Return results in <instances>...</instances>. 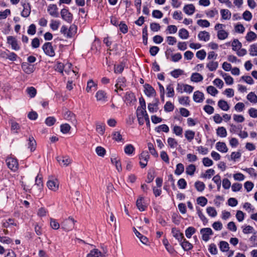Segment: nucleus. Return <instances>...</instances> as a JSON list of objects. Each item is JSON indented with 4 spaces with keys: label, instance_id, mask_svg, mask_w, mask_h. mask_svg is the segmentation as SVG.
I'll use <instances>...</instances> for the list:
<instances>
[{
    "label": "nucleus",
    "instance_id": "obj_1",
    "mask_svg": "<svg viewBox=\"0 0 257 257\" xmlns=\"http://www.w3.org/2000/svg\"><path fill=\"white\" fill-rule=\"evenodd\" d=\"M75 222L76 221L70 216L61 222V228L66 231L72 230L74 228Z\"/></svg>",
    "mask_w": 257,
    "mask_h": 257
},
{
    "label": "nucleus",
    "instance_id": "obj_2",
    "mask_svg": "<svg viewBox=\"0 0 257 257\" xmlns=\"http://www.w3.org/2000/svg\"><path fill=\"white\" fill-rule=\"evenodd\" d=\"M7 43L11 46L12 50L19 51L21 49L20 45L19 44L18 40L14 37L9 36L7 38Z\"/></svg>",
    "mask_w": 257,
    "mask_h": 257
},
{
    "label": "nucleus",
    "instance_id": "obj_3",
    "mask_svg": "<svg viewBox=\"0 0 257 257\" xmlns=\"http://www.w3.org/2000/svg\"><path fill=\"white\" fill-rule=\"evenodd\" d=\"M8 168L12 171L15 172L18 169L19 164L16 159L8 157L6 160Z\"/></svg>",
    "mask_w": 257,
    "mask_h": 257
},
{
    "label": "nucleus",
    "instance_id": "obj_4",
    "mask_svg": "<svg viewBox=\"0 0 257 257\" xmlns=\"http://www.w3.org/2000/svg\"><path fill=\"white\" fill-rule=\"evenodd\" d=\"M42 49L46 55L50 57H53L55 56V51L51 43H45L43 45Z\"/></svg>",
    "mask_w": 257,
    "mask_h": 257
},
{
    "label": "nucleus",
    "instance_id": "obj_5",
    "mask_svg": "<svg viewBox=\"0 0 257 257\" xmlns=\"http://www.w3.org/2000/svg\"><path fill=\"white\" fill-rule=\"evenodd\" d=\"M150 159V155L147 151H143L139 156L140 165L142 168L147 166Z\"/></svg>",
    "mask_w": 257,
    "mask_h": 257
},
{
    "label": "nucleus",
    "instance_id": "obj_6",
    "mask_svg": "<svg viewBox=\"0 0 257 257\" xmlns=\"http://www.w3.org/2000/svg\"><path fill=\"white\" fill-rule=\"evenodd\" d=\"M35 184L34 186V192L35 194L39 195V194L41 192L43 187V184L42 183V181L41 178H39L38 176H37L35 180Z\"/></svg>",
    "mask_w": 257,
    "mask_h": 257
},
{
    "label": "nucleus",
    "instance_id": "obj_7",
    "mask_svg": "<svg viewBox=\"0 0 257 257\" xmlns=\"http://www.w3.org/2000/svg\"><path fill=\"white\" fill-rule=\"evenodd\" d=\"M202 238L205 241L210 239V236L213 234V231L210 228H203L200 230Z\"/></svg>",
    "mask_w": 257,
    "mask_h": 257
},
{
    "label": "nucleus",
    "instance_id": "obj_8",
    "mask_svg": "<svg viewBox=\"0 0 257 257\" xmlns=\"http://www.w3.org/2000/svg\"><path fill=\"white\" fill-rule=\"evenodd\" d=\"M48 188L54 192L57 191L58 190L59 183L57 179L49 180L47 183Z\"/></svg>",
    "mask_w": 257,
    "mask_h": 257
},
{
    "label": "nucleus",
    "instance_id": "obj_9",
    "mask_svg": "<svg viewBox=\"0 0 257 257\" xmlns=\"http://www.w3.org/2000/svg\"><path fill=\"white\" fill-rule=\"evenodd\" d=\"M95 97L97 101L104 103L107 100V93L102 90H99L96 92Z\"/></svg>",
    "mask_w": 257,
    "mask_h": 257
},
{
    "label": "nucleus",
    "instance_id": "obj_10",
    "mask_svg": "<svg viewBox=\"0 0 257 257\" xmlns=\"http://www.w3.org/2000/svg\"><path fill=\"white\" fill-rule=\"evenodd\" d=\"M61 15L62 18L68 23H71L72 21L73 16L67 9H63L61 11Z\"/></svg>",
    "mask_w": 257,
    "mask_h": 257
},
{
    "label": "nucleus",
    "instance_id": "obj_11",
    "mask_svg": "<svg viewBox=\"0 0 257 257\" xmlns=\"http://www.w3.org/2000/svg\"><path fill=\"white\" fill-rule=\"evenodd\" d=\"M47 11L52 17L57 18L59 16L58 8L56 5L51 4L48 7Z\"/></svg>",
    "mask_w": 257,
    "mask_h": 257
},
{
    "label": "nucleus",
    "instance_id": "obj_12",
    "mask_svg": "<svg viewBox=\"0 0 257 257\" xmlns=\"http://www.w3.org/2000/svg\"><path fill=\"white\" fill-rule=\"evenodd\" d=\"M23 10L21 12V16L24 18L28 17L31 12V6L29 3L24 4L23 5Z\"/></svg>",
    "mask_w": 257,
    "mask_h": 257
},
{
    "label": "nucleus",
    "instance_id": "obj_13",
    "mask_svg": "<svg viewBox=\"0 0 257 257\" xmlns=\"http://www.w3.org/2000/svg\"><path fill=\"white\" fill-rule=\"evenodd\" d=\"M68 67L69 69H71L72 64L71 63H67L64 66V64L60 62H58L54 66L55 70L61 73H63V69L64 67Z\"/></svg>",
    "mask_w": 257,
    "mask_h": 257
},
{
    "label": "nucleus",
    "instance_id": "obj_14",
    "mask_svg": "<svg viewBox=\"0 0 257 257\" xmlns=\"http://www.w3.org/2000/svg\"><path fill=\"white\" fill-rule=\"evenodd\" d=\"M145 93L149 97H151L155 95L156 91L153 87L148 84H146L144 85Z\"/></svg>",
    "mask_w": 257,
    "mask_h": 257
},
{
    "label": "nucleus",
    "instance_id": "obj_15",
    "mask_svg": "<svg viewBox=\"0 0 257 257\" xmlns=\"http://www.w3.org/2000/svg\"><path fill=\"white\" fill-rule=\"evenodd\" d=\"M193 98L194 101L196 102H202L204 99V94L199 91H195L194 92Z\"/></svg>",
    "mask_w": 257,
    "mask_h": 257
},
{
    "label": "nucleus",
    "instance_id": "obj_16",
    "mask_svg": "<svg viewBox=\"0 0 257 257\" xmlns=\"http://www.w3.org/2000/svg\"><path fill=\"white\" fill-rule=\"evenodd\" d=\"M172 233L173 236L177 239L179 242H181L184 239L183 234L180 232V231L176 228H173L172 229Z\"/></svg>",
    "mask_w": 257,
    "mask_h": 257
},
{
    "label": "nucleus",
    "instance_id": "obj_17",
    "mask_svg": "<svg viewBox=\"0 0 257 257\" xmlns=\"http://www.w3.org/2000/svg\"><path fill=\"white\" fill-rule=\"evenodd\" d=\"M183 11L188 15H192L195 11V8L193 4H188L184 6Z\"/></svg>",
    "mask_w": 257,
    "mask_h": 257
},
{
    "label": "nucleus",
    "instance_id": "obj_18",
    "mask_svg": "<svg viewBox=\"0 0 257 257\" xmlns=\"http://www.w3.org/2000/svg\"><path fill=\"white\" fill-rule=\"evenodd\" d=\"M125 81L126 80L125 78L124 77H119L118 78L117 80V82L115 85V86L116 87V89L115 90V91L117 92L118 89L122 90V88L124 86H125Z\"/></svg>",
    "mask_w": 257,
    "mask_h": 257
},
{
    "label": "nucleus",
    "instance_id": "obj_19",
    "mask_svg": "<svg viewBox=\"0 0 257 257\" xmlns=\"http://www.w3.org/2000/svg\"><path fill=\"white\" fill-rule=\"evenodd\" d=\"M57 161L61 166L65 167L71 163V160L68 157H58Z\"/></svg>",
    "mask_w": 257,
    "mask_h": 257
},
{
    "label": "nucleus",
    "instance_id": "obj_20",
    "mask_svg": "<svg viewBox=\"0 0 257 257\" xmlns=\"http://www.w3.org/2000/svg\"><path fill=\"white\" fill-rule=\"evenodd\" d=\"M198 37L200 41L206 42L210 39V34L206 31H201L199 33Z\"/></svg>",
    "mask_w": 257,
    "mask_h": 257
},
{
    "label": "nucleus",
    "instance_id": "obj_21",
    "mask_svg": "<svg viewBox=\"0 0 257 257\" xmlns=\"http://www.w3.org/2000/svg\"><path fill=\"white\" fill-rule=\"evenodd\" d=\"M22 68L23 71L27 74H30L34 70V66L27 63H23L22 64Z\"/></svg>",
    "mask_w": 257,
    "mask_h": 257
},
{
    "label": "nucleus",
    "instance_id": "obj_22",
    "mask_svg": "<svg viewBox=\"0 0 257 257\" xmlns=\"http://www.w3.org/2000/svg\"><path fill=\"white\" fill-rule=\"evenodd\" d=\"M136 205L138 209L141 211H143L145 210L146 208V205L144 201V199L143 197H140L136 202Z\"/></svg>",
    "mask_w": 257,
    "mask_h": 257
},
{
    "label": "nucleus",
    "instance_id": "obj_23",
    "mask_svg": "<svg viewBox=\"0 0 257 257\" xmlns=\"http://www.w3.org/2000/svg\"><path fill=\"white\" fill-rule=\"evenodd\" d=\"M180 243L182 247L185 251L189 250L193 247V245L185 238H184Z\"/></svg>",
    "mask_w": 257,
    "mask_h": 257
},
{
    "label": "nucleus",
    "instance_id": "obj_24",
    "mask_svg": "<svg viewBox=\"0 0 257 257\" xmlns=\"http://www.w3.org/2000/svg\"><path fill=\"white\" fill-rule=\"evenodd\" d=\"M97 86V84L95 83L92 79H90L87 82L86 90L87 92H89L92 90H96Z\"/></svg>",
    "mask_w": 257,
    "mask_h": 257
},
{
    "label": "nucleus",
    "instance_id": "obj_25",
    "mask_svg": "<svg viewBox=\"0 0 257 257\" xmlns=\"http://www.w3.org/2000/svg\"><path fill=\"white\" fill-rule=\"evenodd\" d=\"M218 67V63L217 61H214L213 60L210 61L206 64V67L209 69L210 71H215Z\"/></svg>",
    "mask_w": 257,
    "mask_h": 257
},
{
    "label": "nucleus",
    "instance_id": "obj_26",
    "mask_svg": "<svg viewBox=\"0 0 257 257\" xmlns=\"http://www.w3.org/2000/svg\"><path fill=\"white\" fill-rule=\"evenodd\" d=\"M216 149L222 153H226L228 151L227 147L225 143L218 142L216 144Z\"/></svg>",
    "mask_w": 257,
    "mask_h": 257
},
{
    "label": "nucleus",
    "instance_id": "obj_27",
    "mask_svg": "<svg viewBox=\"0 0 257 257\" xmlns=\"http://www.w3.org/2000/svg\"><path fill=\"white\" fill-rule=\"evenodd\" d=\"M105 126L103 123H96V131L100 135H103L105 133Z\"/></svg>",
    "mask_w": 257,
    "mask_h": 257
},
{
    "label": "nucleus",
    "instance_id": "obj_28",
    "mask_svg": "<svg viewBox=\"0 0 257 257\" xmlns=\"http://www.w3.org/2000/svg\"><path fill=\"white\" fill-rule=\"evenodd\" d=\"M12 226H17V223L14 219L9 218L3 221V226L5 228H8Z\"/></svg>",
    "mask_w": 257,
    "mask_h": 257
},
{
    "label": "nucleus",
    "instance_id": "obj_29",
    "mask_svg": "<svg viewBox=\"0 0 257 257\" xmlns=\"http://www.w3.org/2000/svg\"><path fill=\"white\" fill-rule=\"evenodd\" d=\"M218 107L224 111H227L229 109V106L227 101L224 100H220L218 102Z\"/></svg>",
    "mask_w": 257,
    "mask_h": 257
},
{
    "label": "nucleus",
    "instance_id": "obj_30",
    "mask_svg": "<svg viewBox=\"0 0 257 257\" xmlns=\"http://www.w3.org/2000/svg\"><path fill=\"white\" fill-rule=\"evenodd\" d=\"M77 32V27L74 25H72L69 27V29L68 30V32L67 33V38H71L73 37Z\"/></svg>",
    "mask_w": 257,
    "mask_h": 257
},
{
    "label": "nucleus",
    "instance_id": "obj_31",
    "mask_svg": "<svg viewBox=\"0 0 257 257\" xmlns=\"http://www.w3.org/2000/svg\"><path fill=\"white\" fill-rule=\"evenodd\" d=\"M203 79L202 75L198 73H193L191 76V80L194 82L202 81Z\"/></svg>",
    "mask_w": 257,
    "mask_h": 257
},
{
    "label": "nucleus",
    "instance_id": "obj_32",
    "mask_svg": "<svg viewBox=\"0 0 257 257\" xmlns=\"http://www.w3.org/2000/svg\"><path fill=\"white\" fill-rule=\"evenodd\" d=\"M137 118H141L144 117L145 119L147 117V116H149L148 114L147 113L146 109H140L137 108L136 111Z\"/></svg>",
    "mask_w": 257,
    "mask_h": 257
},
{
    "label": "nucleus",
    "instance_id": "obj_33",
    "mask_svg": "<svg viewBox=\"0 0 257 257\" xmlns=\"http://www.w3.org/2000/svg\"><path fill=\"white\" fill-rule=\"evenodd\" d=\"M87 257H103V255L97 249H94L90 251Z\"/></svg>",
    "mask_w": 257,
    "mask_h": 257
},
{
    "label": "nucleus",
    "instance_id": "obj_34",
    "mask_svg": "<svg viewBox=\"0 0 257 257\" xmlns=\"http://www.w3.org/2000/svg\"><path fill=\"white\" fill-rule=\"evenodd\" d=\"M219 248L222 252H226L229 250V246L228 242L225 241H221L219 243Z\"/></svg>",
    "mask_w": 257,
    "mask_h": 257
},
{
    "label": "nucleus",
    "instance_id": "obj_35",
    "mask_svg": "<svg viewBox=\"0 0 257 257\" xmlns=\"http://www.w3.org/2000/svg\"><path fill=\"white\" fill-rule=\"evenodd\" d=\"M148 108L149 111L151 113L157 112L159 109L158 102L154 103H149L148 105Z\"/></svg>",
    "mask_w": 257,
    "mask_h": 257
},
{
    "label": "nucleus",
    "instance_id": "obj_36",
    "mask_svg": "<svg viewBox=\"0 0 257 257\" xmlns=\"http://www.w3.org/2000/svg\"><path fill=\"white\" fill-rule=\"evenodd\" d=\"M222 18L224 20H229L231 18V13L228 10L222 9L220 11Z\"/></svg>",
    "mask_w": 257,
    "mask_h": 257
},
{
    "label": "nucleus",
    "instance_id": "obj_37",
    "mask_svg": "<svg viewBox=\"0 0 257 257\" xmlns=\"http://www.w3.org/2000/svg\"><path fill=\"white\" fill-rule=\"evenodd\" d=\"M242 228V232L244 234H249L253 233L255 234V232H254V229L253 227L250 225H243L241 227Z\"/></svg>",
    "mask_w": 257,
    "mask_h": 257
},
{
    "label": "nucleus",
    "instance_id": "obj_38",
    "mask_svg": "<svg viewBox=\"0 0 257 257\" xmlns=\"http://www.w3.org/2000/svg\"><path fill=\"white\" fill-rule=\"evenodd\" d=\"M36 142L33 137H31L29 138L28 148L31 151H34L36 147Z\"/></svg>",
    "mask_w": 257,
    "mask_h": 257
},
{
    "label": "nucleus",
    "instance_id": "obj_39",
    "mask_svg": "<svg viewBox=\"0 0 257 257\" xmlns=\"http://www.w3.org/2000/svg\"><path fill=\"white\" fill-rule=\"evenodd\" d=\"M168 146L172 149H175L177 148L178 143L177 141L173 138H169L167 140Z\"/></svg>",
    "mask_w": 257,
    "mask_h": 257
},
{
    "label": "nucleus",
    "instance_id": "obj_40",
    "mask_svg": "<svg viewBox=\"0 0 257 257\" xmlns=\"http://www.w3.org/2000/svg\"><path fill=\"white\" fill-rule=\"evenodd\" d=\"M228 33L224 30H220L217 32V38L218 39L222 40L227 38Z\"/></svg>",
    "mask_w": 257,
    "mask_h": 257
},
{
    "label": "nucleus",
    "instance_id": "obj_41",
    "mask_svg": "<svg viewBox=\"0 0 257 257\" xmlns=\"http://www.w3.org/2000/svg\"><path fill=\"white\" fill-rule=\"evenodd\" d=\"M246 98H247V100L251 103H257V96L254 93V92H249L247 94Z\"/></svg>",
    "mask_w": 257,
    "mask_h": 257
},
{
    "label": "nucleus",
    "instance_id": "obj_42",
    "mask_svg": "<svg viewBox=\"0 0 257 257\" xmlns=\"http://www.w3.org/2000/svg\"><path fill=\"white\" fill-rule=\"evenodd\" d=\"M231 46L232 50L236 51L241 48L242 44L237 39H235L232 41Z\"/></svg>",
    "mask_w": 257,
    "mask_h": 257
},
{
    "label": "nucleus",
    "instance_id": "obj_43",
    "mask_svg": "<svg viewBox=\"0 0 257 257\" xmlns=\"http://www.w3.org/2000/svg\"><path fill=\"white\" fill-rule=\"evenodd\" d=\"M194 186L196 190L199 192H202L205 188V184L203 182L199 181H196L195 183Z\"/></svg>",
    "mask_w": 257,
    "mask_h": 257
},
{
    "label": "nucleus",
    "instance_id": "obj_44",
    "mask_svg": "<svg viewBox=\"0 0 257 257\" xmlns=\"http://www.w3.org/2000/svg\"><path fill=\"white\" fill-rule=\"evenodd\" d=\"M216 133L218 136L221 138H224L227 136L226 130L223 126L219 127L216 130Z\"/></svg>",
    "mask_w": 257,
    "mask_h": 257
},
{
    "label": "nucleus",
    "instance_id": "obj_45",
    "mask_svg": "<svg viewBox=\"0 0 257 257\" xmlns=\"http://www.w3.org/2000/svg\"><path fill=\"white\" fill-rule=\"evenodd\" d=\"M111 163L115 165L116 169L118 172L122 170L121 165L119 160L116 158H111Z\"/></svg>",
    "mask_w": 257,
    "mask_h": 257
},
{
    "label": "nucleus",
    "instance_id": "obj_46",
    "mask_svg": "<svg viewBox=\"0 0 257 257\" xmlns=\"http://www.w3.org/2000/svg\"><path fill=\"white\" fill-rule=\"evenodd\" d=\"M184 135L186 139L189 142H191L195 137V132L191 130H187L185 131Z\"/></svg>",
    "mask_w": 257,
    "mask_h": 257
},
{
    "label": "nucleus",
    "instance_id": "obj_47",
    "mask_svg": "<svg viewBox=\"0 0 257 257\" xmlns=\"http://www.w3.org/2000/svg\"><path fill=\"white\" fill-rule=\"evenodd\" d=\"M257 38V35L253 32L250 31L247 33L245 36V39L248 42H251L255 40Z\"/></svg>",
    "mask_w": 257,
    "mask_h": 257
},
{
    "label": "nucleus",
    "instance_id": "obj_48",
    "mask_svg": "<svg viewBox=\"0 0 257 257\" xmlns=\"http://www.w3.org/2000/svg\"><path fill=\"white\" fill-rule=\"evenodd\" d=\"M196 170V167L194 165L190 164L186 168V173L187 174L192 176Z\"/></svg>",
    "mask_w": 257,
    "mask_h": 257
},
{
    "label": "nucleus",
    "instance_id": "obj_49",
    "mask_svg": "<svg viewBox=\"0 0 257 257\" xmlns=\"http://www.w3.org/2000/svg\"><path fill=\"white\" fill-rule=\"evenodd\" d=\"M135 150V149L132 145L128 144L125 146L124 151L126 154L130 155L134 153Z\"/></svg>",
    "mask_w": 257,
    "mask_h": 257
},
{
    "label": "nucleus",
    "instance_id": "obj_50",
    "mask_svg": "<svg viewBox=\"0 0 257 257\" xmlns=\"http://www.w3.org/2000/svg\"><path fill=\"white\" fill-rule=\"evenodd\" d=\"M179 36L183 39H186L189 37V32L185 29H181L179 31Z\"/></svg>",
    "mask_w": 257,
    "mask_h": 257
},
{
    "label": "nucleus",
    "instance_id": "obj_51",
    "mask_svg": "<svg viewBox=\"0 0 257 257\" xmlns=\"http://www.w3.org/2000/svg\"><path fill=\"white\" fill-rule=\"evenodd\" d=\"M125 100L128 103H131L133 101H136V98L134 94L132 92H127L126 93L125 96Z\"/></svg>",
    "mask_w": 257,
    "mask_h": 257
},
{
    "label": "nucleus",
    "instance_id": "obj_52",
    "mask_svg": "<svg viewBox=\"0 0 257 257\" xmlns=\"http://www.w3.org/2000/svg\"><path fill=\"white\" fill-rule=\"evenodd\" d=\"M206 212L207 214L211 217H214L216 216L217 214L216 210L213 207H208L206 208Z\"/></svg>",
    "mask_w": 257,
    "mask_h": 257
},
{
    "label": "nucleus",
    "instance_id": "obj_53",
    "mask_svg": "<svg viewBox=\"0 0 257 257\" xmlns=\"http://www.w3.org/2000/svg\"><path fill=\"white\" fill-rule=\"evenodd\" d=\"M163 243L165 246L166 249L168 252H169L170 253H173L174 252V249L169 245V242L166 238L163 239Z\"/></svg>",
    "mask_w": 257,
    "mask_h": 257
},
{
    "label": "nucleus",
    "instance_id": "obj_54",
    "mask_svg": "<svg viewBox=\"0 0 257 257\" xmlns=\"http://www.w3.org/2000/svg\"><path fill=\"white\" fill-rule=\"evenodd\" d=\"M10 123L11 124V130L15 133H18V131L20 128L19 123L13 120H11Z\"/></svg>",
    "mask_w": 257,
    "mask_h": 257
},
{
    "label": "nucleus",
    "instance_id": "obj_55",
    "mask_svg": "<svg viewBox=\"0 0 257 257\" xmlns=\"http://www.w3.org/2000/svg\"><path fill=\"white\" fill-rule=\"evenodd\" d=\"M26 92L31 98L35 96L37 93L36 89L33 87H28L26 89Z\"/></svg>",
    "mask_w": 257,
    "mask_h": 257
},
{
    "label": "nucleus",
    "instance_id": "obj_56",
    "mask_svg": "<svg viewBox=\"0 0 257 257\" xmlns=\"http://www.w3.org/2000/svg\"><path fill=\"white\" fill-rule=\"evenodd\" d=\"M222 76L224 78L225 83L228 85H231L233 83V79L230 76L227 75L226 73H223Z\"/></svg>",
    "mask_w": 257,
    "mask_h": 257
},
{
    "label": "nucleus",
    "instance_id": "obj_57",
    "mask_svg": "<svg viewBox=\"0 0 257 257\" xmlns=\"http://www.w3.org/2000/svg\"><path fill=\"white\" fill-rule=\"evenodd\" d=\"M148 148L150 151V153L154 157H157L158 156V153L156 152L154 145L151 143H148Z\"/></svg>",
    "mask_w": 257,
    "mask_h": 257
},
{
    "label": "nucleus",
    "instance_id": "obj_58",
    "mask_svg": "<svg viewBox=\"0 0 257 257\" xmlns=\"http://www.w3.org/2000/svg\"><path fill=\"white\" fill-rule=\"evenodd\" d=\"M195 231L196 229L195 228L193 227H189L185 230V235L187 238H190Z\"/></svg>",
    "mask_w": 257,
    "mask_h": 257
},
{
    "label": "nucleus",
    "instance_id": "obj_59",
    "mask_svg": "<svg viewBox=\"0 0 257 257\" xmlns=\"http://www.w3.org/2000/svg\"><path fill=\"white\" fill-rule=\"evenodd\" d=\"M184 171V165L182 163H179L176 166V169L175 171V174L180 175Z\"/></svg>",
    "mask_w": 257,
    "mask_h": 257
},
{
    "label": "nucleus",
    "instance_id": "obj_60",
    "mask_svg": "<svg viewBox=\"0 0 257 257\" xmlns=\"http://www.w3.org/2000/svg\"><path fill=\"white\" fill-rule=\"evenodd\" d=\"M112 139L116 142H120L122 140V136L119 132H114L112 134Z\"/></svg>",
    "mask_w": 257,
    "mask_h": 257
},
{
    "label": "nucleus",
    "instance_id": "obj_61",
    "mask_svg": "<svg viewBox=\"0 0 257 257\" xmlns=\"http://www.w3.org/2000/svg\"><path fill=\"white\" fill-rule=\"evenodd\" d=\"M215 173V171L212 169H208L205 173L202 174L201 177L205 178H210Z\"/></svg>",
    "mask_w": 257,
    "mask_h": 257
},
{
    "label": "nucleus",
    "instance_id": "obj_62",
    "mask_svg": "<svg viewBox=\"0 0 257 257\" xmlns=\"http://www.w3.org/2000/svg\"><path fill=\"white\" fill-rule=\"evenodd\" d=\"M249 52L250 55L252 56H257V45L255 44L251 45L249 47Z\"/></svg>",
    "mask_w": 257,
    "mask_h": 257
},
{
    "label": "nucleus",
    "instance_id": "obj_63",
    "mask_svg": "<svg viewBox=\"0 0 257 257\" xmlns=\"http://www.w3.org/2000/svg\"><path fill=\"white\" fill-rule=\"evenodd\" d=\"M60 24V23L58 21L52 20L51 21L50 27L52 30H53V31H56L58 29Z\"/></svg>",
    "mask_w": 257,
    "mask_h": 257
},
{
    "label": "nucleus",
    "instance_id": "obj_64",
    "mask_svg": "<svg viewBox=\"0 0 257 257\" xmlns=\"http://www.w3.org/2000/svg\"><path fill=\"white\" fill-rule=\"evenodd\" d=\"M207 93L212 96H215L218 92V90L212 86H209L206 89Z\"/></svg>",
    "mask_w": 257,
    "mask_h": 257
}]
</instances>
